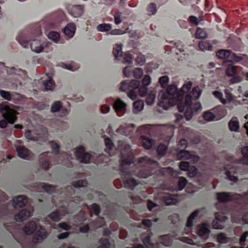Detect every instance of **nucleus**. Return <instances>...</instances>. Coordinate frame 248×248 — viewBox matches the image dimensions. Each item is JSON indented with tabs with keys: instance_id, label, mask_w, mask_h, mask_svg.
<instances>
[{
	"instance_id": "a878e982",
	"label": "nucleus",
	"mask_w": 248,
	"mask_h": 248,
	"mask_svg": "<svg viewBox=\"0 0 248 248\" xmlns=\"http://www.w3.org/2000/svg\"><path fill=\"white\" fill-rule=\"evenodd\" d=\"M144 103L141 100H138L133 103V112L138 113L143 109Z\"/></svg>"
},
{
	"instance_id": "2f4dec72",
	"label": "nucleus",
	"mask_w": 248,
	"mask_h": 248,
	"mask_svg": "<svg viewBox=\"0 0 248 248\" xmlns=\"http://www.w3.org/2000/svg\"><path fill=\"white\" fill-rule=\"evenodd\" d=\"M112 27L110 24L103 23L97 26V30L101 32H105L111 30Z\"/></svg>"
},
{
	"instance_id": "72a5a7b5",
	"label": "nucleus",
	"mask_w": 248,
	"mask_h": 248,
	"mask_svg": "<svg viewBox=\"0 0 248 248\" xmlns=\"http://www.w3.org/2000/svg\"><path fill=\"white\" fill-rule=\"evenodd\" d=\"M195 36L196 38L204 39L207 37V33L203 29L198 28L196 31Z\"/></svg>"
},
{
	"instance_id": "f704fd0d",
	"label": "nucleus",
	"mask_w": 248,
	"mask_h": 248,
	"mask_svg": "<svg viewBox=\"0 0 248 248\" xmlns=\"http://www.w3.org/2000/svg\"><path fill=\"white\" fill-rule=\"evenodd\" d=\"M204 119L207 121H212L215 120V116L214 115L213 109L209 111H207L204 113Z\"/></svg>"
},
{
	"instance_id": "9b49d317",
	"label": "nucleus",
	"mask_w": 248,
	"mask_h": 248,
	"mask_svg": "<svg viewBox=\"0 0 248 248\" xmlns=\"http://www.w3.org/2000/svg\"><path fill=\"white\" fill-rule=\"evenodd\" d=\"M126 104L120 99H117L113 104V108L118 116H122L126 111Z\"/></svg>"
},
{
	"instance_id": "052dcab7",
	"label": "nucleus",
	"mask_w": 248,
	"mask_h": 248,
	"mask_svg": "<svg viewBox=\"0 0 248 248\" xmlns=\"http://www.w3.org/2000/svg\"><path fill=\"white\" fill-rule=\"evenodd\" d=\"M179 144L181 147H186L187 144V141L185 139H182L180 140Z\"/></svg>"
},
{
	"instance_id": "c9c22d12",
	"label": "nucleus",
	"mask_w": 248,
	"mask_h": 248,
	"mask_svg": "<svg viewBox=\"0 0 248 248\" xmlns=\"http://www.w3.org/2000/svg\"><path fill=\"white\" fill-rule=\"evenodd\" d=\"M192 86L191 82L189 81L185 84L182 86L181 90L179 91V93L181 94L184 97V93L188 92Z\"/></svg>"
},
{
	"instance_id": "423d86ee",
	"label": "nucleus",
	"mask_w": 248,
	"mask_h": 248,
	"mask_svg": "<svg viewBox=\"0 0 248 248\" xmlns=\"http://www.w3.org/2000/svg\"><path fill=\"white\" fill-rule=\"evenodd\" d=\"M179 160H186L187 161H182L179 165L180 170H198L197 169L193 166L190 168V163H195L199 160V157L191 154L186 150H182L177 155Z\"/></svg>"
},
{
	"instance_id": "69168bd1",
	"label": "nucleus",
	"mask_w": 248,
	"mask_h": 248,
	"mask_svg": "<svg viewBox=\"0 0 248 248\" xmlns=\"http://www.w3.org/2000/svg\"><path fill=\"white\" fill-rule=\"evenodd\" d=\"M182 118H183V116L182 115H179V116H178L177 118V121H179L180 120L182 119Z\"/></svg>"
},
{
	"instance_id": "4468645a",
	"label": "nucleus",
	"mask_w": 248,
	"mask_h": 248,
	"mask_svg": "<svg viewBox=\"0 0 248 248\" xmlns=\"http://www.w3.org/2000/svg\"><path fill=\"white\" fill-rule=\"evenodd\" d=\"M16 150L18 155L21 158L29 159L31 157L32 155L31 152L23 146H17Z\"/></svg>"
},
{
	"instance_id": "2eb2a0df",
	"label": "nucleus",
	"mask_w": 248,
	"mask_h": 248,
	"mask_svg": "<svg viewBox=\"0 0 248 248\" xmlns=\"http://www.w3.org/2000/svg\"><path fill=\"white\" fill-rule=\"evenodd\" d=\"M51 110L53 112H57L60 110V113L62 116L66 115L68 114V111L66 108H62V104L60 101H56L52 105Z\"/></svg>"
},
{
	"instance_id": "ea45409f",
	"label": "nucleus",
	"mask_w": 248,
	"mask_h": 248,
	"mask_svg": "<svg viewBox=\"0 0 248 248\" xmlns=\"http://www.w3.org/2000/svg\"><path fill=\"white\" fill-rule=\"evenodd\" d=\"M155 97L156 95L153 92L149 93L146 98L147 104L149 105H152L155 101Z\"/></svg>"
},
{
	"instance_id": "1a4fd4ad",
	"label": "nucleus",
	"mask_w": 248,
	"mask_h": 248,
	"mask_svg": "<svg viewBox=\"0 0 248 248\" xmlns=\"http://www.w3.org/2000/svg\"><path fill=\"white\" fill-rule=\"evenodd\" d=\"M12 69L14 75L12 78L8 80V86L10 89H16L21 85L22 80L26 77V73L21 69L13 67Z\"/></svg>"
},
{
	"instance_id": "5701e85b",
	"label": "nucleus",
	"mask_w": 248,
	"mask_h": 248,
	"mask_svg": "<svg viewBox=\"0 0 248 248\" xmlns=\"http://www.w3.org/2000/svg\"><path fill=\"white\" fill-rule=\"evenodd\" d=\"M138 163L141 165H155L156 162L147 156H144L140 158L138 160Z\"/></svg>"
},
{
	"instance_id": "dca6fc26",
	"label": "nucleus",
	"mask_w": 248,
	"mask_h": 248,
	"mask_svg": "<svg viewBox=\"0 0 248 248\" xmlns=\"http://www.w3.org/2000/svg\"><path fill=\"white\" fill-rule=\"evenodd\" d=\"M68 12L73 17H78L82 15L83 7L81 5H73L68 9Z\"/></svg>"
},
{
	"instance_id": "6e6552de",
	"label": "nucleus",
	"mask_w": 248,
	"mask_h": 248,
	"mask_svg": "<svg viewBox=\"0 0 248 248\" xmlns=\"http://www.w3.org/2000/svg\"><path fill=\"white\" fill-rule=\"evenodd\" d=\"M7 104V102H4L0 104V113L4 118L0 121V127L1 128L6 127L8 122L12 124H14L17 118L16 111L11 108Z\"/></svg>"
},
{
	"instance_id": "f3484780",
	"label": "nucleus",
	"mask_w": 248,
	"mask_h": 248,
	"mask_svg": "<svg viewBox=\"0 0 248 248\" xmlns=\"http://www.w3.org/2000/svg\"><path fill=\"white\" fill-rule=\"evenodd\" d=\"M76 29L75 24L73 23H70L63 29V32L67 37L71 38L75 34Z\"/></svg>"
},
{
	"instance_id": "49530a36",
	"label": "nucleus",
	"mask_w": 248,
	"mask_h": 248,
	"mask_svg": "<svg viewBox=\"0 0 248 248\" xmlns=\"http://www.w3.org/2000/svg\"><path fill=\"white\" fill-rule=\"evenodd\" d=\"M124 62L125 63H131L133 61V58L132 55L129 53H125L123 55Z\"/></svg>"
},
{
	"instance_id": "c756f323",
	"label": "nucleus",
	"mask_w": 248,
	"mask_h": 248,
	"mask_svg": "<svg viewBox=\"0 0 248 248\" xmlns=\"http://www.w3.org/2000/svg\"><path fill=\"white\" fill-rule=\"evenodd\" d=\"M47 37L54 42L57 43L60 40V35L58 32L51 31L48 33Z\"/></svg>"
},
{
	"instance_id": "cd10ccee",
	"label": "nucleus",
	"mask_w": 248,
	"mask_h": 248,
	"mask_svg": "<svg viewBox=\"0 0 248 248\" xmlns=\"http://www.w3.org/2000/svg\"><path fill=\"white\" fill-rule=\"evenodd\" d=\"M48 78L47 80L44 81L43 84L46 90H52L55 86V82L49 77Z\"/></svg>"
},
{
	"instance_id": "f257e3e1",
	"label": "nucleus",
	"mask_w": 248,
	"mask_h": 248,
	"mask_svg": "<svg viewBox=\"0 0 248 248\" xmlns=\"http://www.w3.org/2000/svg\"><path fill=\"white\" fill-rule=\"evenodd\" d=\"M202 90L199 86L195 87L186 96L185 102L183 100V95L177 92V88L174 85L168 86L166 91L161 90L158 94L159 102L158 106L165 110H167L170 106L177 105L179 112L185 110L184 116L186 120H190L193 116V111H198L201 108L199 102L196 101L201 96Z\"/></svg>"
},
{
	"instance_id": "c03bdc74",
	"label": "nucleus",
	"mask_w": 248,
	"mask_h": 248,
	"mask_svg": "<svg viewBox=\"0 0 248 248\" xmlns=\"http://www.w3.org/2000/svg\"><path fill=\"white\" fill-rule=\"evenodd\" d=\"M139 87H137L135 88H132L129 90V92L127 93V96L129 98L131 99L132 100H134L136 98L138 95V88Z\"/></svg>"
},
{
	"instance_id": "13d9d810",
	"label": "nucleus",
	"mask_w": 248,
	"mask_h": 248,
	"mask_svg": "<svg viewBox=\"0 0 248 248\" xmlns=\"http://www.w3.org/2000/svg\"><path fill=\"white\" fill-rule=\"evenodd\" d=\"M244 122H245L244 127L247 131V134L248 136V115H246L243 120Z\"/></svg>"
},
{
	"instance_id": "9d476101",
	"label": "nucleus",
	"mask_w": 248,
	"mask_h": 248,
	"mask_svg": "<svg viewBox=\"0 0 248 248\" xmlns=\"http://www.w3.org/2000/svg\"><path fill=\"white\" fill-rule=\"evenodd\" d=\"M216 55L218 58L221 59H225L230 58L231 60L224 62V64L228 63L229 65L232 64L233 61L235 62H238L241 60L240 57L236 56L234 53H232L229 50H220L217 52Z\"/></svg>"
},
{
	"instance_id": "f03ea898",
	"label": "nucleus",
	"mask_w": 248,
	"mask_h": 248,
	"mask_svg": "<svg viewBox=\"0 0 248 248\" xmlns=\"http://www.w3.org/2000/svg\"><path fill=\"white\" fill-rule=\"evenodd\" d=\"M53 153L44 152L39 155V163L43 169H47L52 162L54 164H62L69 167L72 165L71 160L73 159L71 154H67L65 152H61L60 145L57 142L51 141L49 142Z\"/></svg>"
},
{
	"instance_id": "0eeeda50",
	"label": "nucleus",
	"mask_w": 248,
	"mask_h": 248,
	"mask_svg": "<svg viewBox=\"0 0 248 248\" xmlns=\"http://www.w3.org/2000/svg\"><path fill=\"white\" fill-rule=\"evenodd\" d=\"M119 150L121 151V165L124 168L127 169V166L134 162V155L131 152V147L124 141L118 142Z\"/></svg>"
},
{
	"instance_id": "bf43d9fd",
	"label": "nucleus",
	"mask_w": 248,
	"mask_h": 248,
	"mask_svg": "<svg viewBox=\"0 0 248 248\" xmlns=\"http://www.w3.org/2000/svg\"><path fill=\"white\" fill-rule=\"evenodd\" d=\"M189 20L190 22L194 25H197L198 24V19L196 16H191L189 17Z\"/></svg>"
},
{
	"instance_id": "864d4df0",
	"label": "nucleus",
	"mask_w": 248,
	"mask_h": 248,
	"mask_svg": "<svg viewBox=\"0 0 248 248\" xmlns=\"http://www.w3.org/2000/svg\"><path fill=\"white\" fill-rule=\"evenodd\" d=\"M124 31L120 29H115L112 30L110 32L108 33L109 34L115 35H120L123 34L124 33Z\"/></svg>"
},
{
	"instance_id": "58836bf2",
	"label": "nucleus",
	"mask_w": 248,
	"mask_h": 248,
	"mask_svg": "<svg viewBox=\"0 0 248 248\" xmlns=\"http://www.w3.org/2000/svg\"><path fill=\"white\" fill-rule=\"evenodd\" d=\"M26 138L29 140L36 141L38 140V136L34 135L31 130L27 131L25 133Z\"/></svg>"
},
{
	"instance_id": "e433bc0d",
	"label": "nucleus",
	"mask_w": 248,
	"mask_h": 248,
	"mask_svg": "<svg viewBox=\"0 0 248 248\" xmlns=\"http://www.w3.org/2000/svg\"><path fill=\"white\" fill-rule=\"evenodd\" d=\"M148 15L150 16L155 15L157 11L156 6L155 3H151L147 7Z\"/></svg>"
},
{
	"instance_id": "09e8293b",
	"label": "nucleus",
	"mask_w": 248,
	"mask_h": 248,
	"mask_svg": "<svg viewBox=\"0 0 248 248\" xmlns=\"http://www.w3.org/2000/svg\"><path fill=\"white\" fill-rule=\"evenodd\" d=\"M232 77V78L230 80L232 84L237 83L242 81V78L240 76H238L237 74Z\"/></svg>"
},
{
	"instance_id": "a19ab883",
	"label": "nucleus",
	"mask_w": 248,
	"mask_h": 248,
	"mask_svg": "<svg viewBox=\"0 0 248 248\" xmlns=\"http://www.w3.org/2000/svg\"><path fill=\"white\" fill-rule=\"evenodd\" d=\"M226 73L227 76L232 77L237 74V67L235 66H229L226 70Z\"/></svg>"
},
{
	"instance_id": "4c0bfd02",
	"label": "nucleus",
	"mask_w": 248,
	"mask_h": 248,
	"mask_svg": "<svg viewBox=\"0 0 248 248\" xmlns=\"http://www.w3.org/2000/svg\"><path fill=\"white\" fill-rule=\"evenodd\" d=\"M167 148L166 144L160 143L157 147V152L159 155H164L166 153Z\"/></svg>"
},
{
	"instance_id": "ddd939ff",
	"label": "nucleus",
	"mask_w": 248,
	"mask_h": 248,
	"mask_svg": "<svg viewBox=\"0 0 248 248\" xmlns=\"http://www.w3.org/2000/svg\"><path fill=\"white\" fill-rule=\"evenodd\" d=\"M134 127L135 125L133 124H125L120 125L116 130V132L118 133L127 136L133 131Z\"/></svg>"
},
{
	"instance_id": "0e129e2a",
	"label": "nucleus",
	"mask_w": 248,
	"mask_h": 248,
	"mask_svg": "<svg viewBox=\"0 0 248 248\" xmlns=\"http://www.w3.org/2000/svg\"><path fill=\"white\" fill-rule=\"evenodd\" d=\"M15 128H22V126L20 124H15V126H14Z\"/></svg>"
},
{
	"instance_id": "473e14b6",
	"label": "nucleus",
	"mask_w": 248,
	"mask_h": 248,
	"mask_svg": "<svg viewBox=\"0 0 248 248\" xmlns=\"http://www.w3.org/2000/svg\"><path fill=\"white\" fill-rule=\"evenodd\" d=\"M200 49L202 51L211 50L212 46L208 42L206 41H201L199 44Z\"/></svg>"
},
{
	"instance_id": "7ed1b4c3",
	"label": "nucleus",
	"mask_w": 248,
	"mask_h": 248,
	"mask_svg": "<svg viewBox=\"0 0 248 248\" xmlns=\"http://www.w3.org/2000/svg\"><path fill=\"white\" fill-rule=\"evenodd\" d=\"M139 131L152 135L162 136L166 141H169L172 137L174 133V126L172 125H150L145 124L139 128Z\"/></svg>"
},
{
	"instance_id": "393cba45",
	"label": "nucleus",
	"mask_w": 248,
	"mask_h": 248,
	"mask_svg": "<svg viewBox=\"0 0 248 248\" xmlns=\"http://www.w3.org/2000/svg\"><path fill=\"white\" fill-rule=\"evenodd\" d=\"M229 129L231 131H237L239 128V124L236 118L231 120L229 123Z\"/></svg>"
},
{
	"instance_id": "20e7f679",
	"label": "nucleus",
	"mask_w": 248,
	"mask_h": 248,
	"mask_svg": "<svg viewBox=\"0 0 248 248\" xmlns=\"http://www.w3.org/2000/svg\"><path fill=\"white\" fill-rule=\"evenodd\" d=\"M17 42L23 47L26 48L30 45L31 50L37 53H39L43 50L51 46V43L44 42L37 39H28L25 32L20 33L16 37Z\"/></svg>"
},
{
	"instance_id": "b1692460",
	"label": "nucleus",
	"mask_w": 248,
	"mask_h": 248,
	"mask_svg": "<svg viewBox=\"0 0 248 248\" xmlns=\"http://www.w3.org/2000/svg\"><path fill=\"white\" fill-rule=\"evenodd\" d=\"M243 158L239 160V163L248 165V146L243 148L241 150Z\"/></svg>"
},
{
	"instance_id": "a18cd8bd",
	"label": "nucleus",
	"mask_w": 248,
	"mask_h": 248,
	"mask_svg": "<svg viewBox=\"0 0 248 248\" xmlns=\"http://www.w3.org/2000/svg\"><path fill=\"white\" fill-rule=\"evenodd\" d=\"M145 61V58L144 56L141 53H139L137 55L136 58V62L137 64L142 65Z\"/></svg>"
},
{
	"instance_id": "79ce46f5",
	"label": "nucleus",
	"mask_w": 248,
	"mask_h": 248,
	"mask_svg": "<svg viewBox=\"0 0 248 248\" xmlns=\"http://www.w3.org/2000/svg\"><path fill=\"white\" fill-rule=\"evenodd\" d=\"M213 94L216 98L219 100L223 104H226L227 103V100L223 98V94L222 93L218 91H215L213 92Z\"/></svg>"
},
{
	"instance_id": "37998d69",
	"label": "nucleus",
	"mask_w": 248,
	"mask_h": 248,
	"mask_svg": "<svg viewBox=\"0 0 248 248\" xmlns=\"http://www.w3.org/2000/svg\"><path fill=\"white\" fill-rule=\"evenodd\" d=\"M169 80V78L166 76H164L159 78V82L163 88H166L168 85Z\"/></svg>"
},
{
	"instance_id": "39448f33",
	"label": "nucleus",
	"mask_w": 248,
	"mask_h": 248,
	"mask_svg": "<svg viewBox=\"0 0 248 248\" xmlns=\"http://www.w3.org/2000/svg\"><path fill=\"white\" fill-rule=\"evenodd\" d=\"M77 159L81 163H88L90 162H94L95 163H101L108 162V157L102 154L97 156L93 155L92 153L86 152L85 148L82 146L78 147L74 151Z\"/></svg>"
},
{
	"instance_id": "603ef678",
	"label": "nucleus",
	"mask_w": 248,
	"mask_h": 248,
	"mask_svg": "<svg viewBox=\"0 0 248 248\" xmlns=\"http://www.w3.org/2000/svg\"><path fill=\"white\" fill-rule=\"evenodd\" d=\"M224 93L225 94V96L226 99L229 102H232L233 100V96L232 94L229 92L228 90H225L224 91Z\"/></svg>"
},
{
	"instance_id": "de8ad7c7",
	"label": "nucleus",
	"mask_w": 248,
	"mask_h": 248,
	"mask_svg": "<svg viewBox=\"0 0 248 248\" xmlns=\"http://www.w3.org/2000/svg\"><path fill=\"white\" fill-rule=\"evenodd\" d=\"M133 73L136 78H140L143 75V71L141 68H137L133 71Z\"/></svg>"
},
{
	"instance_id": "7c9ffc66",
	"label": "nucleus",
	"mask_w": 248,
	"mask_h": 248,
	"mask_svg": "<svg viewBox=\"0 0 248 248\" xmlns=\"http://www.w3.org/2000/svg\"><path fill=\"white\" fill-rule=\"evenodd\" d=\"M14 93H11L9 92L0 90V95L4 99L8 101H12Z\"/></svg>"
},
{
	"instance_id": "774afa93",
	"label": "nucleus",
	"mask_w": 248,
	"mask_h": 248,
	"mask_svg": "<svg viewBox=\"0 0 248 248\" xmlns=\"http://www.w3.org/2000/svg\"><path fill=\"white\" fill-rule=\"evenodd\" d=\"M245 96L247 97H248V93H246V94H245Z\"/></svg>"
},
{
	"instance_id": "4d7b16f0",
	"label": "nucleus",
	"mask_w": 248,
	"mask_h": 248,
	"mask_svg": "<svg viewBox=\"0 0 248 248\" xmlns=\"http://www.w3.org/2000/svg\"><path fill=\"white\" fill-rule=\"evenodd\" d=\"M101 111L103 113H107L110 110V107L107 105H102L101 108Z\"/></svg>"
},
{
	"instance_id": "6e6d98bb",
	"label": "nucleus",
	"mask_w": 248,
	"mask_h": 248,
	"mask_svg": "<svg viewBox=\"0 0 248 248\" xmlns=\"http://www.w3.org/2000/svg\"><path fill=\"white\" fill-rule=\"evenodd\" d=\"M121 14L119 13H116L114 16V22L117 25L119 24L121 22Z\"/></svg>"
},
{
	"instance_id": "5fc2aeb1",
	"label": "nucleus",
	"mask_w": 248,
	"mask_h": 248,
	"mask_svg": "<svg viewBox=\"0 0 248 248\" xmlns=\"http://www.w3.org/2000/svg\"><path fill=\"white\" fill-rule=\"evenodd\" d=\"M124 74L127 77H129L131 74V67L126 66L123 70Z\"/></svg>"
},
{
	"instance_id": "a211bd4d",
	"label": "nucleus",
	"mask_w": 248,
	"mask_h": 248,
	"mask_svg": "<svg viewBox=\"0 0 248 248\" xmlns=\"http://www.w3.org/2000/svg\"><path fill=\"white\" fill-rule=\"evenodd\" d=\"M213 111L215 116V120H219L224 117L226 113V110L221 106H218L214 108Z\"/></svg>"
},
{
	"instance_id": "412c9836",
	"label": "nucleus",
	"mask_w": 248,
	"mask_h": 248,
	"mask_svg": "<svg viewBox=\"0 0 248 248\" xmlns=\"http://www.w3.org/2000/svg\"><path fill=\"white\" fill-rule=\"evenodd\" d=\"M105 143L107 147V149L105 150V152L109 155L113 156L114 154L112 152L114 144L112 142V140L108 138H106L105 139Z\"/></svg>"
},
{
	"instance_id": "680f3d73",
	"label": "nucleus",
	"mask_w": 248,
	"mask_h": 248,
	"mask_svg": "<svg viewBox=\"0 0 248 248\" xmlns=\"http://www.w3.org/2000/svg\"><path fill=\"white\" fill-rule=\"evenodd\" d=\"M184 51H185V50L184 49H183L182 48H177V50H176V53L177 54V55H179V53H182Z\"/></svg>"
},
{
	"instance_id": "8fccbe9b",
	"label": "nucleus",
	"mask_w": 248,
	"mask_h": 248,
	"mask_svg": "<svg viewBox=\"0 0 248 248\" xmlns=\"http://www.w3.org/2000/svg\"><path fill=\"white\" fill-rule=\"evenodd\" d=\"M138 92L140 96H144L147 93V86H142L139 89L138 88Z\"/></svg>"
},
{
	"instance_id": "3c124183",
	"label": "nucleus",
	"mask_w": 248,
	"mask_h": 248,
	"mask_svg": "<svg viewBox=\"0 0 248 248\" xmlns=\"http://www.w3.org/2000/svg\"><path fill=\"white\" fill-rule=\"evenodd\" d=\"M151 78L149 75H145L142 81L143 86H147L151 83Z\"/></svg>"
},
{
	"instance_id": "6ab92c4d",
	"label": "nucleus",
	"mask_w": 248,
	"mask_h": 248,
	"mask_svg": "<svg viewBox=\"0 0 248 248\" xmlns=\"http://www.w3.org/2000/svg\"><path fill=\"white\" fill-rule=\"evenodd\" d=\"M142 145L146 149H151L155 147V142L154 140L144 136L141 137Z\"/></svg>"
},
{
	"instance_id": "aec40b11",
	"label": "nucleus",
	"mask_w": 248,
	"mask_h": 248,
	"mask_svg": "<svg viewBox=\"0 0 248 248\" xmlns=\"http://www.w3.org/2000/svg\"><path fill=\"white\" fill-rule=\"evenodd\" d=\"M63 16V12L61 10H59L50 14L46 16V18L47 20H58L61 19Z\"/></svg>"
},
{
	"instance_id": "338daca9",
	"label": "nucleus",
	"mask_w": 248,
	"mask_h": 248,
	"mask_svg": "<svg viewBox=\"0 0 248 248\" xmlns=\"http://www.w3.org/2000/svg\"><path fill=\"white\" fill-rule=\"evenodd\" d=\"M238 91L239 93H241V87H239V88L238 89Z\"/></svg>"
},
{
	"instance_id": "4be33fe9",
	"label": "nucleus",
	"mask_w": 248,
	"mask_h": 248,
	"mask_svg": "<svg viewBox=\"0 0 248 248\" xmlns=\"http://www.w3.org/2000/svg\"><path fill=\"white\" fill-rule=\"evenodd\" d=\"M30 30L33 35L39 36L42 34L40 25L38 23L31 25Z\"/></svg>"
},
{
	"instance_id": "c85d7f7f",
	"label": "nucleus",
	"mask_w": 248,
	"mask_h": 248,
	"mask_svg": "<svg viewBox=\"0 0 248 248\" xmlns=\"http://www.w3.org/2000/svg\"><path fill=\"white\" fill-rule=\"evenodd\" d=\"M61 66L63 68L71 71H75L78 68V66H77L76 64L73 62L67 63L62 62L61 64Z\"/></svg>"
},
{
	"instance_id": "bb28decb",
	"label": "nucleus",
	"mask_w": 248,
	"mask_h": 248,
	"mask_svg": "<svg viewBox=\"0 0 248 248\" xmlns=\"http://www.w3.org/2000/svg\"><path fill=\"white\" fill-rule=\"evenodd\" d=\"M113 53L116 59L119 60L123 54L121 45L116 44L113 47Z\"/></svg>"
},
{
	"instance_id": "f8f14e48",
	"label": "nucleus",
	"mask_w": 248,
	"mask_h": 248,
	"mask_svg": "<svg viewBox=\"0 0 248 248\" xmlns=\"http://www.w3.org/2000/svg\"><path fill=\"white\" fill-rule=\"evenodd\" d=\"M140 86V82L137 80H126L123 81L120 89L122 91H125L127 90H130L132 88L139 87Z\"/></svg>"
},
{
	"instance_id": "e2e57ef3",
	"label": "nucleus",
	"mask_w": 248,
	"mask_h": 248,
	"mask_svg": "<svg viewBox=\"0 0 248 248\" xmlns=\"http://www.w3.org/2000/svg\"><path fill=\"white\" fill-rule=\"evenodd\" d=\"M191 0H179V1L183 4H186L188 3Z\"/></svg>"
}]
</instances>
